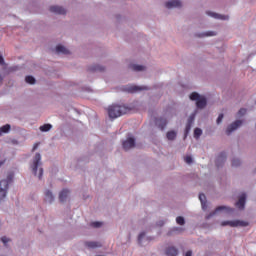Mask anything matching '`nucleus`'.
Here are the masks:
<instances>
[{
	"mask_svg": "<svg viewBox=\"0 0 256 256\" xmlns=\"http://www.w3.org/2000/svg\"><path fill=\"white\" fill-rule=\"evenodd\" d=\"M176 231H179V228H176Z\"/></svg>",
	"mask_w": 256,
	"mask_h": 256,
	"instance_id": "obj_46",
	"label": "nucleus"
},
{
	"mask_svg": "<svg viewBox=\"0 0 256 256\" xmlns=\"http://www.w3.org/2000/svg\"><path fill=\"white\" fill-rule=\"evenodd\" d=\"M55 198L53 197V193L49 190L45 192V200L48 201V203H53V200Z\"/></svg>",
	"mask_w": 256,
	"mask_h": 256,
	"instance_id": "obj_22",
	"label": "nucleus"
},
{
	"mask_svg": "<svg viewBox=\"0 0 256 256\" xmlns=\"http://www.w3.org/2000/svg\"><path fill=\"white\" fill-rule=\"evenodd\" d=\"M191 255H193V252H191V251H187L185 254V256H191Z\"/></svg>",
	"mask_w": 256,
	"mask_h": 256,
	"instance_id": "obj_43",
	"label": "nucleus"
},
{
	"mask_svg": "<svg viewBox=\"0 0 256 256\" xmlns=\"http://www.w3.org/2000/svg\"><path fill=\"white\" fill-rule=\"evenodd\" d=\"M85 245L89 249H97V247H101V243L99 242H86Z\"/></svg>",
	"mask_w": 256,
	"mask_h": 256,
	"instance_id": "obj_20",
	"label": "nucleus"
},
{
	"mask_svg": "<svg viewBox=\"0 0 256 256\" xmlns=\"http://www.w3.org/2000/svg\"><path fill=\"white\" fill-rule=\"evenodd\" d=\"M191 129V120L189 121V123L186 126V131H189Z\"/></svg>",
	"mask_w": 256,
	"mask_h": 256,
	"instance_id": "obj_41",
	"label": "nucleus"
},
{
	"mask_svg": "<svg viewBox=\"0 0 256 256\" xmlns=\"http://www.w3.org/2000/svg\"><path fill=\"white\" fill-rule=\"evenodd\" d=\"M91 225H92V227H95L97 229V228L101 227L103 225V223H101V222H92Z\"/></svg>",
	"mask_w": 256,
	"mask_h": 256,
	"instance_id": "obj_34",
	"label": "nucleus"
},
{
	"mask_svg": "<svg viewBox=\"0 0 256 256\" xmlns=\"http://www.w3.org/2000/svg\"><path fill=\"white\" fill-rule=\"evenodd\" d=\"M166 9H174L175 7H181V1L179 0H171L166 2L165 4Z\"/></svg>",
	"mask_w": 256,
	"mask_h": 256,
	"instance_id": "obj_9",
	"label": "nucleus"
},
{
	"mask_svg": "<svg viewBox=\"0 0 256 256\" xmlns=\"http://www.w3.org/2000/svg\"><path fill=\"white\" fill-rule=\"evenodd\" d=\"M107 111L110 119H117L118 117H121V115L127 114L129 108H127L126 106L113 104L108 107Z\"/></svg>",
	"mask_w": 256,
	"mask_h": 256,
	"instance_id": "obj_1",
	"label": "nucleus"
},
{
	"mask_svg": "<svg viewBox=\"0 0 256 256\" xmlns=\"http://www.w3.org/2000/svg\"><path fill=\"white\" fill-rule=\"evenodd\" d=\"M124 151H129V149H133L135 147V139L128 138L126 141L122 143Z\"/></svg>",
	"mask_w": 256,
	"mask_h": 256,
	"instance_id": "obj_7",
	"label": "nucleus"
},
{
	"mask_svg": "<svg viewBox=\"0 0 256 256\" xmlns=\"http://www.w3.org/2000/svg\"><path fill=\"white\" fill-rule=\"evenodd\" d=\"M156 125H158V127L161 129V131H163V129H165V127H167V119L159 118L158 120H156Z\"/></svg>",
	"mask_w": 256,
	"mask_h": 256,
	"instance_id": "obj_15",
	"label": "nucleus"
},
{
	"mask_svg": "<svg viewBox=\"0 0 256 256\" xmlns=\"http://www.w3.org/2000/svg\"><path fill=\"white\" fill-rule=\"evenodd\" d=\"M25 81L29 83V85H35V78L33 76H26Z\"/></svg>",
	"mask_w": 256,
	"mask_h": 256,
	"instance_id": "obj_28",
	"label": "nucleus"
},
{
	"mask_svg": "<svg viewBox=\"0 0 256 256\" xmlns=\"http://www.w3.org/2000/svg\"><path fill=\"white\" fill-rule=\"evenodd\" d=\"M143 237H145V232H141L138 236V242L141 243L143 241Z\"/></svg>",
	"mask_w": 256,
	"mask_h": 256,
	"instance_id": "obj_36",
	"label": "nucleus"
},
{
	"mask_svg": "<svg viewBox=\"0 0 256 256\" xmlns=\"http://www.w3.org/2000/svg\"><path fill=\"white\" fill-rule=\"evenodd\" d=\"M199 200L202 205V209H207V196H205V194L201 193V194H199Z\"/></svg>",
	"mask_w": 256,
	"mask_h": 256,
	"instance_id": "obj_18",
	"label": "nucleus"
},
{
	"mask_svg": "<svg viewBox=\"0 0 256 256\" xmlns=\"http://www.w3.org/2000/svg\"><path fill=\"white\" fill-rule=\"evenodd\" d=\"M37 147H39V144L38 143L34 144L32 151H35Z\"/></svg>",
	"mask_w": 256,
	"mask_h": 256,
	"instance_id": "obj_42",
	"label": "nucleus"
},
{
	"mask_svg": "<svg viewBox=\"0 0 256 256\" xmlns=\"http://www.w3.org/2000/svg\"><path fill=\"white\" fill-rule=\"evenodd\" d=\"M207 15H209L210 17H214V19H222L223 21L229 19V16L219 15L213 12H207Z\"/></svg>",
	"mask_w": 256,
	"mask_h": 256,
	"instance_id": "obj_17",
	"label": "nucleus"
},
{
	"mask_svg": "<svg viewBox=\"0 0 256 256\" xmlns=\"http://www.w3.org/2000/svg\"><path fill=\"white\" fill-rule=\"evenodd\" d=\"M52 127L53 126L51 124H44V125L40 126V131L45 133L47 131H51Z\"/></svg>",
	"mask_w": 256,
	"mask_h": 256,
	"instance_id": "obj_25",
	"label": "nucleus"
},
{
	"mask_svg": "<svg viewBox=\"0 0 256 256\" xmlns=\"http://www.w3.org/2000/svg\"><path fill=\"white\" fill-rule=\"evenodd\" d=\"M90 71H105V68L97 65V66L90 68Z\"/></svg>",
	"mask_w": 256,
	"mask_h": 256,
	"instance_id": "obj_30",
	"label": "nucleus"
},
{
	"mask_svg": "<svg viewBox=\"0 0 256 256\" xmlns=\"http://www.w3.org/2000/svg\"><path fill=\"white\" fill-rule=\"evenodd\" d=\"M0 65H5V59L0 55Z\"/></svg>",
	"mask_w": 256,
	"mask_h": 256,
	"instance_id": "obj_40",
	"label": "nucleus"
},
{
	"mask_svg": "<svg viewBox=\"0 0 256 256\" xmlns=\"http://www.w3.org/2000/svg\"><path fill=\"white\" fill-rule=\"evenodd\" d=\"M213 35H215L214 32H207V33L205 34V37H213Z\"/></svg>",
	"mask_w": 256,
	"mask_h": 256,
	"instance_id": "obj_39",
	"label": "nucleus"
},
{
	"mask_svg": "<svg viewBox=\"0 0 256 256\" xmlns=\"http://www.w3.org/2000/svg\"><path fill=\"white\" fill-rule=\"evenodd\" d=\"M226 225H229L230 227H248L249 222L241 221V220H235V221H224L221 223L222 227H226Z\"/></svg>",
	"mask_w": 256,
	"mask_h": 256,
	"instance_id": "obj_3",
	"label": "nucleus"
},
{
	"mask_svg": "<svg viewBox=\"0 0 256 256\" xmlns=\"http://www.w3.org/2000/svg\"><path fill=\"white\" fill-rule=\"evenodd\" d=\"M3 163H4L3 161H0V167H1V165H3Z\"/></svg>",
	"mask_w": 256,
	"mask_h": 256,
	"instance_id": "obj_45",
	"label": "nucleus"
},
{
	"mask_svg": "<svg viewBox=\"0 0 256 256\" xmlns=\"http://www.w3.org/2000/svg\"><path fill=\"white\" fill-rule=\"evenodd\" d=\"M176 223L177 225H185V218H183V216H178L176 218Z\"/></svg>",
	"mask_w": 256,
	"mask_h": 256,
	"instance_id": "obj_29",
	"label": "nucleus"
},
{
	"mask_svg": "<svg viewBox=\"0 0 256 256\" xmlns=\"http://www.w3.org/2000/svg\"><path fill=\"white\" fill-rule=\"evenodd\" d=\"M1 241H2V243H3L4 245H7V243H9L11 240H10L9 238L3 236V237L1 238Z\"/></svg>",
	"mask_w": 256,
	"mask_h": 256,
	"instance_id": "obj_35",
	"label": "nucleus"
},
{
	"mask_svg": "<svg viewBox=\"0 0 256 256\" xmlns=\"http://www.w3.org/2000/svg\"><path fill=\"white\" fill-rule=\"evenodd\" d=\"M49 11H51V13H56V15H65V13H67V10L61 6H51Z\"/></svg>",
	"mask_w": 256,
	"mask_h": 256,
	"instance_id": "obj_8",
	"label": "nucleus"
},
{
	"mask_svg": "<svg viewBox=\"0 0 256 256\" xmlns=\"http://www.w3.org/2000/svg\"><path fill=\"white\" fill-rule=\"evenodd\" d=\"M219 211H226V213H233V208H227V206H218L214 212H211L206 219H211L213 215L219 213Z\"/></svg>",
	"mask_w": 256,
	"mask_h": 256,
	"instance_id": "obj_6",
	"label": "nucleus"
},
{
	"mask_svg": "<svg viewBox=\"0 0 256 256\" xmlns=\"http://www.w3.org/2000/svg\"><path fill=\"white\" fill-rule=\"evenodd\" d=\"M196 107L198 109H204V107H207V99L200 96V98L196 101Z\"/></svg>",
	"mask_w": 256,
	"mask_h": 256,
	"instance_id": "obj_11",
	"label": "nucleus"
},
{
	"mask_svg": "<svg viewBox=\"0 0 256 256\" xmlns=\"http://www.w3.org/2000/svg\"><path fill=\"white\" fill-rule=\"evenodd\" d=\"M239 165H241V160L239 159L232 160V167H239Z\"/></svg>",
	"mask_w": 256,
	"mask_h": 256,
	"instance_id": "obj_31",
	"label": "nucleus"
},
{
	"mask_svg": "<svg viewBox=\"0 0 256 256\" xmlns=\"http://www.w3.org/2000/svg\"><path fill=\"white\" fill-rule=\"evenodd\" d=\"M40 165H41V154L36 153L33 160V165H32V171L34 175H37V169H39Z\"/></svg>",
	"mask_w": 256,
	"mask_h": 256,
	"instance_id": "obj_5",
	"label": "nucleus"
},
{
	"mask_svg": "<svg viewBox=\"0 0 256 256\" xmlns=\"http://www.w3.org/2000/svg\"><path fill=\"white\" fill-rule=\"evenodd\" d=\"M11 131V125L6 124L0 128V135H3V133H9Z\"/></svg>",
	"mask_w": 256,
	"mask_h": 256,
	"instance_id": "obj_23",
	"label": "nucleus"
},
{
	"mask_svg": "<svg viewBox=\"0 0 256 256\" xmlns=\"http://www.w3.org/2000/svg\"><path fill=\"white\" fill-rule=\"evenodd\" d=\"M143 89H147V87H139V86H128L126 91L128 93H137V91H143Z\"/></svg>",
	"mask_w": 256,
	"mask_h": 256,
	"instance_id": "obj_13",
	"label": "nucleus"
},
{
	"mask_svg": "<svg viewBox=\"0 0 256 256\" xmlns=\"http://www.w3.org/2000/svg\"><path fill=\"white\" fill-rule=\"evenodd\" d=\"M201 135H203V130H201L200 128H195L194 137L196 139H199L201 137Z\"/></svg>",
	"mask_w": 256,
	"mask_h": 256,
	"instance_id": "obj_26",
	"label": "nucleus"
},
{
	"mask_svg": "<svg viewBox=\"0 0 256 256\" xmlns=\"http://www.w3.org/2000/svg\"><path fill=\"white\" fill-rule=\"evenodd\" d=\"M201 98V96L199 95V93L197 92H193L192 94H190V99L191 101H197Z\"/></svg>",
	"mask_w": 256,
	"mask_h": 256,
	"instance_id": "obj_27",
	"label": "nucleus"
},
{
	"mask_svg": "<svg viewBox=\"0 0 256 256\" xmlns=\"http://www.w3.org/2000/svg\"><path fill=\"white\" fill-rule=\"evenodd\" d=\"M11 183H13V175H9L6 180L0 181V200L7 197V189H9Z\"/></svg>",
	"mask_w": 256,
	"mask_h": 256,
	"instance_id": "obj_2",
	"label": "nucleus"
},
{
	"mask_svg": "<svg viewBox=\"0 0 256 256\" xmlns=\"http://www.w3.org/2000/svg\"><path fill=\"white\" fill-rule=\"evenodd\" d=\"M132 71H145V66L137 65V64H132L130 66Z\"/></svg>",
	"mask_w": 256,
	"mask_h": 256,
	"instance_id": "obj_24",
	"label": "nucleus"
},
{
	"mask_svg": "<svg viewBox=\"0 0 256 256\" xmlns=\"http://www.w3.org/2000/svg\"><path fill=\"white\" fill-rule=\"evenodd\" d=\"M166 255L167 256H176L179 255V250H177V248L175 247H168L166 249Z\"/></svg>",
	"mask_w": 256,
	"mask_h": 256,
	"instance_id": "obj_16",
	"label": "nucleus"
},
{
	"mask_svg": "<svg viewBox=\"0 0 256 256\" xmlns=\"http://www.w3.org/2000/svg\"><path fill=\"white\" fill-rule=\"evenodd\" d=\"M247 199V196L245 194H242L239 198V200L236 202L235 206L238 209H245V201Z\"/></svg>",
	"mask_w": 256,
	"mask_h": 256,
	"instance_id": "obj_10",
	"label": "nucleus"
},
{
	"mask_svg": "<svg viewBox=\"0 0 256 256\" xmlns=\"http://www.w3.org/2000/svg\"><path fill=\"white\" fill-rule=\"evenodd\" d=\"M227 159V154H225V152H222L219 154L217 161H216V165L217 167H219V162L221 161L222 163H224V161Z\"/></svg>",
	"mask_w": 256,
	"mask_h": 256,
	"instance_id": "obj_21",
	"label": "nucleus"
},
{
	"mask_svg": "<svg viewBox=\"0 0 256 256\" xmlns=\"http://www.w3.org/2000/svg\"><path fill=\"white\" fill-rule=\"evenodd\" d=\"M185 163H187L188 165H191V163H193V158L191 156H186L184 158Z\"/></svg>",
	"mask_w": 256,
	"mask_h": 256,
	"instance_id": "obj_32",
	"label": "nucleus"
},
{
	"mask_svg": "<svg viewBox=\"0 0 256 256\" xmlns=\"http://www.w3.org/2000/svg\"><path fill=\"white\" fill-rule=\"evenodd\" d=\"M241 125H243V121L236 120L234 123H232L231 125L228 126V128L226 130V134L230 135L231 133H233V131H237V129H239V127H241Z\"/></svg>",
	"mask_w": 256,
	"mask_h": 256,
	"instance_id": "obj_4",
	"label": "nucleus"
},
{
	"mask_svg": "<svg viewBox=\"0 0 256 256\" xmlns=\"http://www.w3.org/2000/svg\"><path fill=\"white\" fill-rule=\"evenodd\" d=\"M245 113H247V109L245 108H241L239 111H238V115L240 117H243V115H245Z\"/></svg>",
	"mask_w": 256,
	"mask_h": 256,
	"instance_id": "obj_33",
	"label": "nucleus"
},
{
	"mask_svg": "<svg viewBox=\"0 0 256 256\" xmlns=\"http://www.w3.org/2000/svg\"><path fill=\"white\" fill-rule=\"evenodd\" d=\"M3 85V76L0 74V86Z\"/></svg>",
	"mask_w": 256,
	"mask_h": 256,
	"instance_id": "obj_44",
	"label": "nucleus"
},
{
	"mask_svg": "<svg viewBox=\"0 0 256 256\" xmlns=\"http://www.w3.org/2000/svg\"><path fill=\"white\" fill-rule=\"evenodd\" d=\"M56 53L60 54L62 53V55H69V49L65 48V46L63 45H58L56 46Z\"/></svg>",
	"mask_w": 256,
	"mask_h": 256,
	"instance_id": "obj_14",
	"label": "nucleus"
},
{
	"mask_svg": "<svg viewBox=\"0 0 256 256\" xmlns=\"http://www.w3.org/2000/svg\"><path fill=\"white\" fill-rule=\"evenodd\" d=\"M166 137H167L168 141H175V139H177V132L169 131V132H167Z\"/></svg>",
	"mask_w": 256,
	"mask_h": 256,
	"instance_id": "obj_19",
	"label": "nucleus"
},
{
	"mask_svg": "<svg viewBox=\"0 0 256 256\" xmlns=\"http://www.w3.org/2000/svg\"><path fill=\"white\" fill-rule=\"evenodd\" d=\"M67 197H69V190L63 189L59 194V201L61 203H65V201H67Z\"/></svg>",
	"mask_w": 256,
	"mask_h": 256,
	"instance_id": "obj_12",
	"label": "nucleus"
},
{
	"mask_svg": "<svg viewBox=\"0 0 256 256\" xmlns=\"http://www.w3.org/2000/svg\"><path fill=\"white\" fill-rule=\"evenodd\" d=\"M41 177H43V168H39L38 172V178L41 179Z\"/></svg>",
	"mask_w": 256,
	"mask_h": 256,
	"instance_id": "obj_38",
	"label": "nucleus"
},
{
	"mask_svg": "<svg viewBox=\"0 0 256 256\" xmlns=\"http://www.w3.org/2000/svg\"><path fill=\"white\" fill-rule=\"evenodd\" d=\"M221 121H223V114H219V116L217 118V124L219 125V123H221Z\"/></svg>",
	"mask_w": 256,
	"mask_h": 256,
	"instance_id": "obj_37",
	"label": "nucleus"
}]
</instances>
